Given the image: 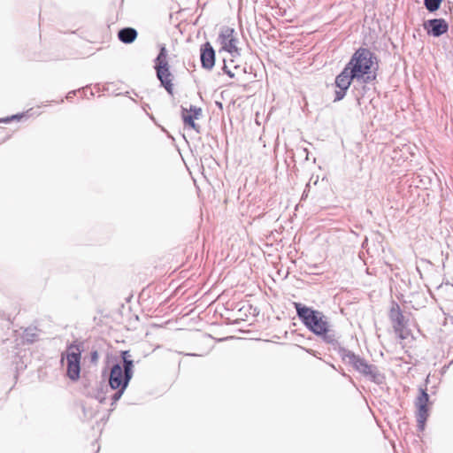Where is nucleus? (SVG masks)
Here are the masks:
<instances>
[{
	"instance_id": "obj_14",
	"label": "nucleus",
	"mask_w": 453,
	"mask_h": 453,
	"mask_svg": "<svg viewBox=\"0 0 453 453\" xmlns=\"http://www.w3.org/2000/svg\"><path fill=\"white\" fill-rule=\"evenodd\" d=\"M202 113V109L196 106L191 105L189 110L182 108V119L186 126H188L194 130L198 131V125L195 123V119H198Z\"/></svg>"
},
{
	"instance_id": "obj_2",
	"label": "nucleus",
	"mask_w": 453,
	"mask_h": 453,
	"mask_svg": "<svg viewBox=\"0 0 453 453\" xmlns=\"http://www.w3.org/2000/svg\"><path fill=\"white\" fill-rule=\"evenodd\" d=\"M373 54L365 48H359L352 55L345 65L352 73V77L362 83H369L375 79V73L371 72Z\"/></svg>"
},
{
	"instance_id": "obj_10",
	"label": "nucleus",
	"mask_w": 453,
	"mask_h": 453,
	"mask_svg": "<svg viewBox=\"0 0 453 453\" xmlns=\"http://www.w3.org/2000/svg\"><path fill=\"white\" fill-rule=\"evenodd\" d=\"M219 41L222 50L229 52L232 57L240 55V50L236 45L237 39L234 36V28L228 27H224L219 35Z\"/></svg>"
},
{
	"instance_id": "obj_17",
	"label": "nucleus",
	"mask_w": 453,
	"mask_h": 453,
	"mask_svg": "<svg viewBox=\"0 0 453 453\" xmlns=\"http://www.w3.org/2000/svg\"><path fill=\"white\" fill-rule=\"evenodd\" d=\"M22 338L27 342L32 343L35 342L38 339L37 329L35 327L26 328L23 333Z\"/></svg>"
},
{
	"instance_id": "obj_13",
	"label": "nucleus",
	"mask_w": 453,
	"mask_h": 453,
	"mask_svg": "<svg viewBox=\"0 0 453 453\" xmlns=\"http://www.w3.org/2000/svg\"><path fill=\"white\" fill-rule=\"evenodd\" d=\"M423 26L427 34L434 37H439L449 30V25L443 19H428Z\"/></svg>"
},
{
	"instance_id": "obj_7",
	"label": "nucleus",
	"mask_w": 453,
	"mask_h": 453,
	"mask_svg": "<svg viewBox=\"0 0 453 453\" xmlns=\"http://www.w3.org/2000/svg\"><path fill=\"white\" fill-rule=\"evenodd\" d=\"M66 374L72 380H77L81 373V349L75 343L68 346L65 353Z\"/></svg>"
},
{
	"instance_id": "obj_1",
	"label": "nucleus",
	"mask_w": 453,
	"mask_h": 453,
	"mask_svg": "<svg viewBox=\"0 0 453 453\" xmlns=\"http://www.w3.org/2000/svg\"><path fill=\"white\" fill-rule=\"evenodd\" d=\"M296 313L303 324L315 334L332 345L338 343L334 330L331 329L327 318L320 311H314L299 303H295Z\"/></svg>"
},
{
	"instance_id": "obj_15",
	"label": "nucleus",
	"mask_w": 453,
	"mask_h": 453,
	"mask_svg": "<svg viewBox=\"0 0 453 453\" xmlns=\"http://www.w3.org/2000/svg\"><path fill=\"white\" fill-rule=\"evenodd\" d=\"M202 66L207 70L212 69L215 64V51L210 42H206L201 49Z\"/></svg>"
},
{
	"instance_id": "obj_22",
	"label": "nucleus",
	"mask_w": 453,
	"mask_h": 453,
	"mask_svg": "<svg viewBox=\"0 0 453 453\" xmlns=\"http://www.w3.org/2000/svg\"><path fill=\"white\" fill-rule=\"evenodd\" d=\"M77 93V90H73V91H70L67 95H66V99L67 100H70L72 99Z\"/></svg>"
},
{
	"instance_id": "obj_18",
	"label": "nucleus",
	"mask_w": 453,
	"mask_h": 453,
	"mask_svg": "<svg viewBox=\"0 0 453 453\" xmlns=\"http://www.w3.org/2000/svg\"><path fill=\"white\" fill-rule=\"evenodd\" d=\"M441 2L442 0H424L426 8L431 12L437 11Z\"/></svg>"
},
{
	"instance_id": "obj_16",
	"label": "nucleus",
	"mask_w": 453,
	"mask_h": 453,
	"mask_svg": "<svg viewBox=\"0 0 453 453\" xmlns=\"http://www.w3.org/2000/svg\"><path fill=\"white\" fill-rule=\"evenodd\" d=\"M118 37L124 43H131L137 37V31L133 27H125L119 31Z\"/></svg>"
},
{
	"instance_id": "obj_8",
	"label": "nucleus",
	"mask_w": 453,
	"mask_h": 453,
	"mask_svg": "<svg viewBox=\"0 0 453 453\" xmlns=\"http://www.w3.org/2000/svg\"><path fill=\"white\" fill-rule=\"evenodd\" d=\"M388 317L397 336L403 340L406 339L409 336L408 320L403 316L397 303L392 302Z\"/></svg>"
},
{
	"instance_id": "obj_6",
	"label": "nucleus",
	"mask_w": 453,
	"mask_h": 453,
	"mask_svg": "<svg viewBox=\"0 0 453 453\" xmlns=\"http://www.w3.org/2000/svg\"><path fill=\"white\" fill-rule=\"evenodd\" d=\"M155 69L157 77L160 81L161 85L172 95L173 90V84L172 82L173 76L169 70L167 50L164 45L160 47L159 54L155 59Z\"/></svg>"
},
{
	"instance_id": "obj_11",
	"label": "nucleus",
	"mask_w": 453,
	"mask_h": 453,
	"mask_svg": "<svg viewBox=\"0 0 453 453\" xmlns=\"http://www.w3.org/2000/svg\"><path fill=\"white\" fill-rule=\"evenodd\" d=\"M352 81H357V77H352V73L345 66L335 78V86L338 88L334 94L335 102L343 99Z\"/></svg>"
},
{
	"instance_id": "obj_23",
	"label": "nucleus",
	"mask_w": 453,
	"mask_h": 453,
	"mask_svg": "<svg viewBox=\"0 0 453 453\" xmlns=\"http://www.w3.org/2000/svg\"><path fill=\"white\" fill-rule=\"evenodd\" d=\"M96 357H97V352H96V351H94V352L92 353V359H93V360H95V359H96Z\"/></svg>"
},
{
	"instance_id": "obj_12",
	"label": "nucleus",
	"mask_w": 453,
	"mask_h": 453,
	"mask_svg": "<svg viewBox=\"0 0 453 453\" xmlns=\"http://www.w3.org/2000/svg\"><path fill=\"white\" fill-rule=\"evenodd\" d=\"M429 400V395L426 390L420 389L419 395L416 400V407L417 411V421L418 426L420 430H423L425 427V423L428 417V409L427 403Z\"/></svg>"
},
{
	"instance_id": "obj_21",
	"label": "nucleus",
	"mask_w": 453,
	"mask_h": 453,
	"mask_svg": "<svg viewBox=\"0 0 453 453\" xmlns=\"http://www.w3.org/2000/svg\"><path fill=\"white\" fill-rule=\"evenodd\" d=\"M223 71L231 78L235 76V73L232 72L226 64L223 66Z\"/></svg>"
},
{
	"instance_id": "obj_20",
	"label": "nucleus",
	"mask_w": 453,
	"mask_h": 453,
	"mask_svg": "<svg viewBox=\"0 0 453 453\" xmlns=\"http://www.w3.org/2000/svg\"><path fill=\"white\" fill-rule=\"evenodd\" d=\"M23 117H24V114H15V115H12V116H11V117H7V118L0 119V122H3V123H9V122H11L12 120H19V119H21Z\"/></svg>"
},
{
	"instance_id": "obj_9",
	"label": "nucleus",
	"mask_w": 453,
	"mask_h": 453,
	"mask_svg": "<svg viewBox=\"0 0 453 453\" xmlns=\"http://www.w3.org/2000/svg\"><path fill=\"white\" fill-rule=\"evenodd\" d=\"M108 383L106 384L104 380L100 381L94 390L93 396L100 403H105L108 400L111 405H113V394L106 396L109 388L113 389V365L108 364Z\"/></svg>"
},
{
	"instance_id": "obj_3",
	"label": "nucleus",
	"mask_w": 453,
	"mask_h": 453,
	"mask_svg": "<svg viewBox=\"0 0 453 453\" xmlns=\"http://www.w3.org/2000/svg\"><path fill=\"white\" fill-rule=\"evenodd\" d=\"M122 365L115 364V402L123 395L134 374V361L128 350L121 351Z\"/></svg>"
},
{
	"instance_id": "obj_19",
	"label": "nucleus",
	"mask_w": 453,
	"mask_h": 453,
	"mask_svg": "<svg viewBox=\"0 0 453 453\" xmlns=\"http://www.w3.org/2000/svg\"><path fill=\"white\" fill-rule=\"evenodd\" d=\"M88 92H89L90 96H94V91L90 87H84L81 89H78L77 93H79L81 96L88 97Z\"/></svg>"
},
{
	"instance_id": "obj_4",
	"label": "nucleus",
	"mask_w": 453,
	"mask_h": 453,
	"mask_svg": "<svg viewBox=\"0 0 453 453\" xmlns=\"http://www.w3.org/2000/svg\"><path fill=\"white\" fill-rule=\"evenodd\" d=\"M341 356L344 362L351 365L358 372L378 384L383 380V376L377 366L368 364L364 358L357 356L350 350L342 349Z\"/></svg>"
},
{
	"instance_id": "obj_5",
	"label": "nucleus",
	"mask_w": 453,
	"mask_h": 453,
	"mask_svg": "<svg viewBox=\"0 0 453 453\" xmlns=\"http://www.w3.org/2000/svg\"><path fill=\"white\" fill-rule=\"evenodd\" d=\"M341 356L344 362L351 365L358 372L378 384L383 380V376L377 366L368 364L364 358L357 356L350 350L342 349Z\"/></svg>"
}]
</instances>
